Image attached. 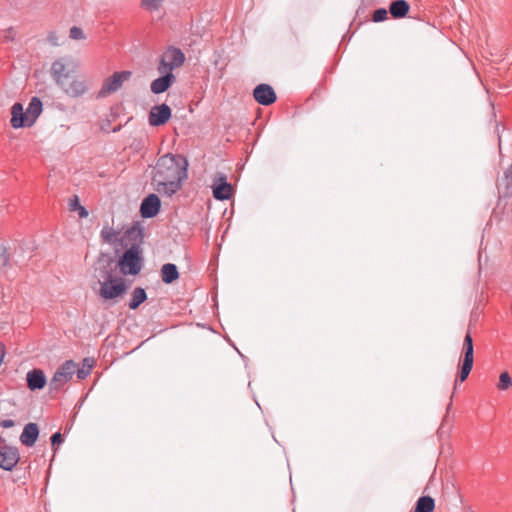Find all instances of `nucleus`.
I'll list each match as a JSON object with an SVG mask.
<instances>
[{
	"instance_id": "6",
	"label": "nucleus",
	"mask_w": 512,
	"mask_h": 512,
	"mask_svg": "<svg viewBox=\"0 0 512 512\" xmlns=\"http://www.w3.org/2000/svg\"><path fill=\"white\" fill-rule=\"evenodd\" d=\"M131 76V71L114 72L112 76L104 80L98 97L103 98L118 91L122 87V84L129 80Z\"/></svg>"
},
{
	"instance_id": "38",
	"label": "nucleus",
	"mask_w": 512,
	"mask_h": 512,
	"mask_svg": "<svg viewBox=\"0 0 512 512\" xmlns=\"http://www.w3.org/2000/svg\"><path fill=\"white\" fill-rule=\"evenodd\" d=\"M1 427L3 428H11L15 425L12 419H4L0 422Z\"/></svg>"
},
{
	"instance_id": "23",
	"label": "nucleus",
	"mask_w": 512,
	"mask_h": 512,
	"mask_svg": "<svg viewBox=\"0 0 512 512\" xmlns=\"http://www.w3.org/2000/svg\"><path fill=\"white\" fill-rule=\"evenodd\" d=\"M147 299L146 291L141 287H136L131 295L129 308L132 310L137 309Z\"/></svg>"
},
{
	"instance_id": "9",
	"label": "nucleus",
	"mask_w": 512,
	"mask_h": 512,
	"mask_svg": "<svg viewBox=\"0 0 512 512\" xmlns=\"http://www.w3.org/2000/svg\"><path fill=\"white\" fill-rule=\"evenodd\" d=\"M171 117L170 107L163 103L153 106L149 112L148 122L152 127H158L165 124Z\"/></svg>"
},
{
	"instance_id": "24",
	"label": "nucleus",
	"mask_w": 512,
	"mask_h": 512,
	"mask_svg": "<svg viewBox=\"0 0 512 512\" xmlns=\"http://www.w3.org/2000/svg\"><path fill=\"white\" fill-rule=\"evenodd\" d=\"M434 508V499L430 496H422L417 500L414 512H433Z\"/></svg>"
},
{
	"instance_id": "34",
	"label": "nucleus",
	"mask_w": 512,
	"mask_h": 512,
	"mask_svg": "<svg viewBox=\"0 0 512 512\" xmlns=\"http://www.w3.org/2000/svg\"><path fill=\"white\" fill-rule=\"evenodd\" d=\"M463 348H470V349L474 348L473 339H472V336L469 331L466 333V335L464 337Z\"/></svg>"
},
{
	"instance_id": "12",
	"label": "nucleus",
	"mask_w": 512,
	"mask_h": 512,
	"mask_svg": "<svg viewBox=\"0 0 512 512\" xmlns=\"http://www.w3.org/2000/svg\"><path fill=\"white\" fill-rule=\"evenodd\" d=\"M60 88L68 96L77 98L87 92L88 85L84 79L75 78L69 83L65 82Z\"/></svg>"
},
{
	"instance_id": "18",
	"label": "nucleus",
	"mask_w": 512,
	"mask_h": 512,
	"mask_svg": "<svg viewBox=\"0 0 512 512\" xmlns=\"http://www.w3.org/2000/svg\"><path fill=\"white\" fill-rule=\"evenodd\" d=\"M219 183L213 185V196L217 200H228L232 195V186L226 180L225 175H220Z\"/></svg>"
},
{
	"instance_id": "28",
	"label": "nucleus",
	"mask_w": 512,
	"mask_h": 512,
	"mask_svg": "<svg viewBox=\"0 0 512 512\" xmlns=\"http://www.w3.org/2000/svg\"><path fill=\"white\" fill-rule=\"evenodd\" d=\"M164 0H141V6L143 9L154 12L160 9Z\"/></svg>"
},
{
	"instance_id": "16",
	"label": "nucleus",
	"mask_w": 512,
	"mask_h": 512,
	"mask_svg": "<svg viewBox=\"0 0 512 512\" xmlns=\"http://www.w3.org/2000/svg\"><path fill=\"white\" fill-rule=\"evenodd\" d=\"M27 386L31 391L40 390L46 385V376L41 369H32L26 375Z\"/></svg>"
},
{
	"instance_id": "36",
	"label": "nucleus",
	"mask_w": 512,
	"mask_h": 512,
	"mask_svg": "<svg viewBox=\"0 0 512 512\" xmlns=\"http://www.w3.org/2000/svg\"><path fill=\"white\" fill-rule=\"evenodd\" d=\"M4 39L6 41H14L15 39V33H14V30L12 28H9L5 31V34H4Z\"/></svg>"
},
{
	"instance_id": "30",
	"label": "nucleus",
	"mask_w": 512,
	"mask_h": 512,
	"mask_svg": "<svg viewBox=\"0 0 512 512\" xmlns=\"http://www.w3.org/2000/svg\"><path fill=\"white\" fill-rule=\"evenodd\" d=\"M387 18L388 12L385 8L376 9L372 15V21L376 23L385 21Z\"/></svg>"
},
{
	"instance_id": "7",
	"label": "nucleus",
	"mask_w": 512,
	"mask_h": 512,
	"mask_svg": "<svg viewBox=\"0 0 512 512\" xmlns=\"http://www.w3.org/2000/svg\"><path fill=\"white\" fill-rule=\"evenodd\" d=\"M126 285L121 278L113 279V282H104L100 285L99 296L104 300H111L122 296L126 292Z\"/></svg>"
},
{
	"instance_id": "11",
	"label": "nucleus",
	"mask_w": 512,
	"mask_h": 512,
	"mask_svg": "<svg viewBox=\"0 0 512 512\" xmlns=\"http://www.w3.org/2000/svg\"><path fill=\"white\" fill-rule=\"evenodd\" d=\"M161 202L156 194H150L141 203L140 213L143 218H152L160 210Z\"/></svg>"
},
{
	"instance_id": "14",
	"label": "nucleus",
	"mask_w": 512,
	"mask_h": 512,
	"mask_svg": "<svg viewBox=\"0 0 512 512\" xmlns=\"http://www.w3.org/2000/svg\"><path fill=\"white\" fill-rule=\"evenodd\" d=\"M115 268L110 261L99 262L95 268V277L98 279V283L101 285L104 282H113L115 279L114 275Z\"/></svg>"
},
{
	"instance_id": "5",
	"label": "nucleus",
	"mask_w": 512,
	"mask_h": 512,
	"mask_svg": "<svg viewBox=\"0 0 512 512\" xmlns=\"http://www.w3.org/2000/svg\"><path fill=\"white\" fill-rule=\"evenodd\" d=\"M76 372V363L72 360L65 361L54 373L50 380V389L59 391L67 384Z\"/></svg>"
},
{
	"instance_id": "21",
	"label": "nucleus",
	"mask_w": 512,
	"mask_h": 512,
	"mask_svg": "<svg viewBox=\"0 0 512 512\" xmlns=\"http://www.w3.org/2000/svg\"><path fill=\"white\" fill-rule=\"evenodd\" d=\"M161 279L165 284H171L179 278L178 268L173 263H166L161 268Z\"/></svg>"
},
{
	"instance_id": "15",
	"label": "nucleus",
	"mask_w": 512,
	"mask_h": 512,
	"mask_svg": "<svg viewBox=\"0 0 512 512\" xmlns=\"http://www.w3.org/2000/svg\"><path fill=\"white\" fill-rule=\"evenodd\" d=\"M474 348H462V364L461 369L458 375V380L460 382H463L467 379L469 376L472 368H473V362H474Z\"/></svg>"
},
{
	"instance_id": "3",
	"label": "nucleus",
	"mask_w": 512,
	"mask_h": 512,
	"mask_svg": "<svg viewBox=\"0 0 512 512\" xmlns=\"http://www.w3.org/2000/svg\"><path fill=\"white\" fill-rule=\"evenodd\" d=\"M184 61L185 55L179 48L169 47L160 58L157 71L173 73V70L181 67Z\"/></svg>"
},
{
	"instance_id": "25",
	"label": "nucleus",
	"mask_w": 512,
	"mask_h": 512,
	"mask_svg": "<svg viewBox=\"0 0 512 512\" xmlns=\"http://www.w3.org/2000/svg\"><path fill=\"white\" fill-rule=\"evenodd\" d=\"M68 206L70 211H78L80 218H86L88 216V211L80 204L77 195H74L69 199Z\"/></svg>"
},
{
	"instance_id": "2",
	"label": "nucleus",
	"mask_w": 512,
	"mask_h": 512,
	"mask_svg": "<svg viewBox=\"0 0 512 512\" xmlns=\"http://www.w3.org/2000/svg\"><path fill=\"white\" fill-rule=\"evenodd\" d=\"M123 275H137L142 269V249L139 243L132 244L118 262Z\"/></svg>"
},
{
	"instance_id": "22",
	"label": "nucleus",
	"mask_w": 512,
	"mask_h": 512,
	"mask_svg": "<svg viewBox=\"0 0 512 512\" xmlns=\"http://www.w3.org/2000/svg\"><path fill=\"white\" fill-rule=\"evenodd\" d=\"M410 6L405 0H396L390 4L389 12L393 18H403L409 12Z\"/></svg>"
},
{
	"instance_id": "4",
	"label": "nucleus",
	"mask_w": 512,
	"mask_h": 512,
	"mask_svg": "<svg viewBox=\"0 0 512 512\" xmlns=\"http://www.w3.org/2000/svg\"><path fill=\"white\" fill-rule=\"evenodd\" d=\"M77 65L69 58H60L51 65V76L58 87H61L66 79L75 71Z\"/></svg>"
},
{
	"instance_id": "1",
	"label": "nucleus",
	"mask_w": 512,
	"mask_h": 512,
	"mask_svg": "<svg viewBox=\"0 0 512 512\" xmlns=\"http://www.w3.org/2000/svg\"><path fill=\"white\" fill-rule=\"evenodd\" d=\"M188 163L180 155L161 156L153 169L152 182L155 189L168 196L175 194L187 178Z\"/></svg>"
},
{
	"instance_id": "26",
	"label": "nucleus",
	"mask_w": 512,
	"mask_h": 512,
	"mask_svg": "<svg viewBox=\"0 0 512 512\" xmlns=\"http://www.w3.org/2000/svg\"><path fill=\"white\" fill-rule=\"evenodd\" d=\"M92 361L88 358H85L84 359V366L80 369H77L76 368V375H77V378L82 380V379H85L90 373H91V370H92Z\"/></svg>"
},
{
	"instance_id": "8",
	"label": "nucleus",
	"mask_w": 512,
	"mask_h": 512,
	"mask_svg": "<svg viewBox=\"0 0 512 512\" xmlns=\"http://www.w3.org/2000/svg\"><path fill=\"white\" fill-rule=\"evenodd\" d=\"M19 461V452L15 447L8 446L0 439V468L10 471Z\"/></svg>"
},
{
	"instance_id": "13",
	"label": "nucleus",
	"mask_w": 512,
	"mask_h": 512,
	"mask_svg": "<svg viewBox=\"0 0 512 512\" xmlns=\"http://www.w3.org/2000/svg\"><path fill=\"white\" fill-rule=\"evenodd\" d=\"M161 77L156 78L151 82L150 89L154 94H161L168 90V88L176 81V77L170 72H159Z\"/></svg>"
},
{
	"instance_id": "10",
	"label": "nucleus",
	"mask_w": 512,
	"mask_h": 512,
	"mask_svg": "<svg viewBox=\"0 0 512 512\" xmlns=\"http://www.w3.org/2000/svg\"><path fill=\"white\" fill-rule=\"evenodd\" d=\"M253 97L261 105L268 106L273 104L277 97L273 88L268 84H259L253 91Z\"/></svg>"
},
{
	"instance_id": "35",
	"label": "nucleus",
	"mask_w": 512,
	"mask_h": 512,
	"mask_svg": "<svg viewBox=\"0 0 512 512\" xmlns=\"http://www.w3.org/2000/svg\"><path fill=\"white\" fill-rule=\"evenodd\" d=\"M63 437L60 432H56L51 436L52 446L60 445L63 443Z\"/></svg>"
},
{
	"instance_id": "17",
	"label": "nucleus",
	"mask_w": 512,
	"mask_h": 512,
	"mask_svg": "<svg viewBox=\"0 0 512 512\" xmlns=\"http://www.w3.org/2000/svg\"><path fill=\"white\" fill-rule=\"evenodd\" d=\"M10 123L14 129H18L21 127H30L27 117L25 115V111L23 109V105L21 103H15L12 106Z\"/></svg>"
},
{
	"instance_id": "31",
	"label": "nucleus",
	"mask_w": 512,
	"mask_h": 512,
	"mask_svg": "<svg viewBox=\"0 0 512 512\" xmlns=\"http://www.w3.org/2000/svg\"><path fill=\"white\" fill-rule=\"evenodd\" d=\"M69 37L72 40H84L86 38L83 30L80 27H77V26H73L70 29Z\"/></svg>"
},
{
	"instance_id": "32",
	"label": "nucleus",
	"mask_w": 512,
	"mask_h": 512,
	"mask_svg": "<svg viewBox=\"0 0 512 512\" xmlns=\"http://www.w3.org/2000/svg\"><path fill=\"white\" fill-rule=\"evenodd\" d=\"M9 263V254L6 248L0 245V272L8 265Z\"/></svg>"
},
{
	"instance_id": "20",
	"label": "nucleus",
	"mask_w": 512,
	"mask_h": 512,
	"mask_svg": "<svg viewBox=\"0 0 512 512\" xmlns=\"http://www.w3.org/2000/svg\"><path fill=\"white\" fill-rule=\"evenodd\" d=\"M41 112H42V102H41L40 98L33 97L30 100V103L25 111V115L27 117L30 127L36 122V120L40 116Z\"/></svg>"
},
{
	"instance_id": "19",
	"label": "nucleus",
	"mask_w": 512,
	"mask_h": 512,
	"mask_svg": "<svg viewBox=\"0 0 512 512\" xmlns=\"http://www.w3.org/2000/svg\"><path fill=\"white\" fill-rule=\"evenodd\" d=\"M39 435V429L37 424L28 423L25 425L22 434L20 436V441L23 445L27 447H32L37 441Z\"/></svg>"
},
{
	"instance_id": "33",
	"label": "nucleus",
	"mask_w": 512,
	"mask_h": 512,
	"mask_svg": "<svg viewBox=\"0 0 512 512\" xmlns=\"http://www.w3.org/2000/svg\"><path fill=\"white\" fill-rule=\"evenodd\" d=\"M140 236V232L139 231H136L134 229H130V230H127L122 238V244L123 245H127L125 242L127 239H132L134 237H138Z\"/></svg>"
},
{
	"instance_id": "37",
	"label": "nucleus",
	"mask_w": 512,
	"mask_h": 512,
	"mask_svg": "<svg viewBox=\"0 0 512 512\" xmlns=\"http://www.w3.org/2000/svg\"><path fill=\"white\" fill-rule=\"evenodd\" d=\"M48 41L54 45V46H58L60 43H59V40H58V36L55 32H51L49 35H48Z\"/></svg>"
},
{
	"instance_id": "29",
	"label": "nucleus",
	"mask_w": 512,
	"mask_h": 512,
	"mask_svg": "<svg viewBox=\"0 0 512 512\" xmlns=\"http://www.w3.org/2000/svg\"><path fill=\"white\" fill-rule=\"evenodd\" d=\"M118 233L110 227H105L101 231L102 239L107 243H113L117 238Z\"/></svg>"
},
{
	"instance_id": "27",
	"label": "nucleus",
	"mask_w": 512,
	"mask_h": 512,
	"mask_svg": "<svg viewBox=\"0 0 512 512\" xmlns=\"http://www.w3.org/2000/svg\"><path fill=\"white\" fill-rule=\"evenodd\" d=\"M512 386V379L508 372H502L499 376L497 388L501 391L508 390Z\"/></svg>"
}]
</instances>
